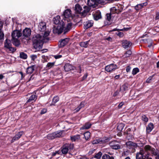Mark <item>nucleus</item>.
Masks as SVG:
<instances>
[{
    "instance_id": "obj_35",
    "label": "nucleus",
    "mask_w": 159,
    "mask_h": 159,
    "mask_svg": "<svg viewBox=\"0 0 159 159\" xmlns=\"http://www.w3.org/2000/svg\"><path fill=\"white\" fill-rule=\"evenodd\" d=\"M63 131H57L54 132L55 138L59 137L61 136Z\"/></svg>"
},
{
    "instance_id": "obj_1",
    "label": "nucleus",
    "mask_w": 159,
    "mask_h": 159,
    "mask_svg": "<svg viewBox=\"0 0 159 159\" xmlns=\"http://www.w3.org/2000/svg\"><path fill=\"white\" fill-rule=\"evenodd\" d=\"M154 156L157 155L158 150H140L139 152L137 153L136 155V159H146L149 157L150 154Z\"/></svg>"
},
{
    "instance_id": "obj_17",
    "label": "nucleus",
    "mask_w": 159,
    "mask_h": 159,
    "mask_svg": "<svg viewBox=\"0 0 159 159\" xmlns=\"http://www.w3.org/2000/svg\"><path fill=\"white\" fill-rule=\"evenodd\" d=\"M84 10L83 11L80 13V15L81 16L84 17L87 14V13L89 12L90 10V8L86 6L84 7Z\"/></svg>"
},
{
    "instance_id": "obj_62",
    "label": "nucleus",
    "mask_w": 159,
    "mask_h": 159,
    "mask_svg": "<svg viewBox=\"0 0 159 159\" xmlns=\"http://www.w3.org/2000/svg\"><path fill=\"white\" fill-rule=\"evenodd\" d=\"M134 8L136 10H138L140 9H141V7H140L139 6H138V4L135 6Z\"/></svg>"
},
{
    "instance_id": "obj_53",
    "label": "nucleus",
    "mask_w": 159,
    "mask_h": 159,
    "mask_svg": "<svg viewBox=\"0 0 159 159\" xmlns=\"http://www.w3.org/2000/svg\"><path fill=\"white\" fill-rule=\"evenodd\" d=\"M30 57L32 60L34 61L37 58V56L35 55H32L30 56Z\"/></svg>"
},
{
    "instance_id": "obj_59",
    "label": "nucleus",
    "mask_w": 159,
    "mask_h": 159,
    "mask_svg": "<svg viewBox=\"0 0 159 159\" xmlns=\"http://www.w3.org/2000/svg\"><path fill=\"white\" fill-rule=\"evenodd\" d=\"M159 19V11L156 12V16L155 17L156 20H158Z\"/></svg>"
},
{
    "instance_id": "obj_22",
    "label": "nucleus",
    "mask_w": 159,
    "mask_h": 159,
    "mask_svg": "<svg viewBox=\"0 0 159 159\" xmlns=\"http://www.w3.org/2000/svg\"><path fill=\"white\" fill-rule=\"evenodd\" d=\"M92 124L89 122L86 123L80 128L81 129H88L90 128Z\"/></svg>"
},
{
    "instance_id": "obj_36",
    "label": "nucleus",
    "mask_w": 159,
    "mask_h": 159,
    "mask_svg": "<svg viewBox=\"0 0 159 159\" xmlns=\"http://www.w3.org/2000/svg\"><path fill=\"white\" fill-rule=\"evenodd\" d=\"M80 139V135H76L73 136L71 137V139L72 141H75L78 140Z\"/></svg>"
},
{
    "instance_id": "obj_55",
    "label": "nucleus",
    "mask_w": 159,
    "mask_h": 159,
    "mask_svg": "<svg viewBox=\"0 0 159 159\" xmlns=\"http://www.w3.org/2000/svg\"><path fill=\"white\" fill-rule=\"evenodd\" d=\"M47 111V110L46 109H43L41 111L40 113L41 114H44Z\"/></svg>"
},
{
    "instance_id": "obj_49",
    "label": "nucleus",
    "mask_w": 159,
    "mask_h": 159,
    "mask_svg": "<svg viewBox=\"0 0 159 159\" xmlns=\"http://www.w3.org/2000/svg\"><path fill=\"white\" fill-rule=\"evenodd\" d=\"M116 34L120 37H122L124 36V34L122 32H118V33H116Z\"/></svg>"
},
{
    "instance_id": "obj_31",
    "label": "nucleus",
    "mask_w": 159,
    "mask_h": 159,
    "mask_svg": "<svg viewBox=\"0 0 159 159\" xmlns=\"http://www.w3.org/2000/svg\"><path fill=\"white\" fill-rule=\"evenodd\" d=\"M59 98L57 96H55L52 99V103L50 104V106L55 105V104L58 101Z\"/></svg>"
},
{
    "instance_id": "obj_56",
    "label": "nucleus",
    "mask_w": 159,
    "mask_h": 159,
    "mask_svg": "<svg viewBox=\"0 0 159 159\" xmlns=\"http://www.w3.org/2000/svg\"><path fill=\"white\" fill-rule=\"evenodd\" d=\"M68 150H61L62 153L63 154H66L68 152Z\"/></svg>"
},
{
    "instance_id": "obj_9",
    "label": "nucleus",
    "mask_w": 159,
    "mask_h": 159,
    "mask_svg": "<svg viewBox=\"0 0 159 159\" xmlns=\"http://www.w3.org/2000/svg\"><path fill=\"white\" fill-rule=\"evenodd\" d=\"M22 35V33L20 30H15L11 34L12 39H18Z\"/></svg>"
},
{
    "instance_id": "obj_48",
    "label": "nucleus",
    "mask_w": 159,
    "mask_h": 159,
    "mask_svg": "<svg viewBox=\"0 0 159 159\" xmlns=\"http://www.w3.org/2000/svg\"><path fill=\"white\" fill-rule=\"evenodd\" d=\"M147 5V3L145 2L143 3H142L140 4H138V6L141 7V8L143 7L144 6H146Z\"/></svg>"
},
{
    "instance_id": "obj_4",
    "label": "nucleus",
    "mask_w": 159,
    "mask_h": 159,
    "mask_svg": "<svg viewBox=\"0 0 159 159\" xmlns=\"http://www.w3.org/2000/svg\"><path fill=\"white\" fill-rule=\"evenodd\" d=\"M143 143H136L132 142L129 141L126 143V146L127 148L129 149H134L137 147H141L143 146Z\"/></svg>"
},
{
    "instance_id": "obj_19",
    "label": "nucleus",
    "mask_w": 159,
    "mask_h": 159,
    "mask_svg": "<svg viewBox=\"0 0 159 159\" xmlns=\"http://www.w3.org/2000/svg\"><path fill=\"white\" fill-rule=\"evenodd\" d=\"M69 39L68 38H66L63 39H62L61 41H60V44L59 46L60 47H62L66 45Z\"/></svg>"
},
{
    "instance_id": "obj_44",
    "label": "nucleus",
    "mask_w": 159,
    "mask_h": 159,
    "mask_svg": "<svg viewBox=\"0 0 159 159\" xmlns=\"http://www.w3.org/2000/svg\"><path fill=\"white\" fill-rule=\"evenodd\" d=\"M102 153H101V152H99L95 155L94 157L96 158L97 159H99L101 158V157L102 156Z\"/></svg>"
},
{
    "instance_id": "obj_33",
    "label": "nucleus",
    "mask_w": 159,
    "mask_h": 159,
    "mask_svg": "<svg viewBox=\"0 0 159 159\" xmlns=\"http://www.w3.org/2000/svg\"><path fill=\"white\" fill-rule=\"evenodd\" d=\"M12 41L13 44L16 46H18L20 44V43L18 39H12Z\"/></svg>"
},
{
    "instance_id": "obj_45",
    "label": "nucleus",
    "mask_w": 159,
    "mask_h": 159,
    "mask_svg": "<svg viewBox=\"0 0 159 159\" xmlns=\"http://www.w3.org/2000/svg\"><path fill=\"white\" fill-rule=\"evenodd\" d=\"M102 159H111V157L107 154H105L102 157Z\"/></svg>"
},
{
    "instance_id": "obj_57",
    "label": "nucleus",
    "mask_w": 159,
    "mask_h": 159,
    "mask_svg": "<svg viewBox=\"0 0 159 159\" xmlns=\"http://www.w3.org/2000/svg\"><path fill=\"white\" fill-rule=\"evenodd\" d=\"M97 3H102L105 2V0H96Z\"/></svg>"
},
{
    "instance_id": "obj_46",
    "label": "nucleus",
    "mask_w": 159,
    "mask_h": 159,
    "mask_svg": "<svg viewBox=\"0 0 159 159\" xmlns=\"http://www.w3.org/2000/svg\"><path fill=\"white\" fill-rule=\"evenodd\" d=\"M54 65V63H48L47 65V67L50 68L52 67Z\"/></svg>"
},
{
    "instance_id": "obj_51",
    "label": "nucleus",
    "mask_w": 159,
    "mask_h": 159,
    "mask_svg": "<svg viewBox=\"0 0 159 159\" xmlns=\"http://www.w3.org/2000/svg\"><path fill=\"white\" fill-rule=\"evenodd\" d=\"M130 153V152L128 150H126L125 151L123 152V154L125 156H127Z\"/></svg>"
},
{
    "instance_id": "obj_3",
    "label": "nucleus",
    "mask_w": 159,
    "mask_h": 159,
    "mask_svg": "<svg viewBox=\"0 0 159 159\" xmlns=\"http://www.w3.org/2000/svg\"><path fill=\"white\" fill-rule=\"evenodd\" d=\"M65 23L61 22V24L57 26H54L53 29V32L54 34H61L64 28Z\"/></svg>"
},
{
    "instance_id": "obj_14",
    "label": "nucleus",
    "mask_w": 159,
    "mask_h": 159,
    "mask_svg": "<svg viewBox=\"0 0 159 159\" xmlns=\"http://www.w3.org/2000/svg\"><path fill=\"white\" fill-rule=\"evenodd\" d=\"M93 21L92 20H89L86 21L84 25V28L87 29L93 26Z\"/></svg>"
},
{
    "instance_id": "obj_10",
    "label": "nucleus",
    "mask_w": 159,
    "mask_h": 159,
    "mask_svg": "<svg viewBox=\"0 0 159 159\" xmlns=\"http://www.w3.org/2000/svg\"><path fill=\"white\" fill-rule=\"evenodd\" d=\"M23 131H21L16 134L14 137H13L12 140L11 141V143H13L15 141L18 140L21 136L23 134Z\"/></svg>"
},
{
    "instance_id": "obj_12",
    "label": "nucleus",
    "mask_w": 159,
    "mask_h": 159,
    "mask_svg": "<svg viewBox=\"0 0 159 159\" xmlns=\"http://www.w3.org/2000/svg\"><path fill=\"white\" fill-rule=\"evenodd\" d=\"M31 30L28 28H26L23 31V35L25 37H28L31 34Z\"/></svg>"
},
{
    "instance_id": "obj_30",
    "label": "nucleus",
    "mask_w": 159,
    "mask_h": 159,
    "mask_svg": "<svg viewBox=\"0 0 159 159\" xmlns=\"http://www.w3.org/2000/svg\"><path fill=\"white\" fill-rule=\"evenodd\" d=\"M128 85L127 84H124L120 87V90L122 92H124L128 90Z\"/></svg>"
},
{
    "instance_id": "obj_43",
    "label": "nucleus",
    "mask_w": 159,
    "mask_h": 159,
    "mask_svg": "<svg viewBox=\"0 0 159 159\" xmlns=\"http://www.w3.org/2000/svg\"><path fill=\"white\" fill-rule=\"evenodd\" d=\"M4 34L2 30H0V40L2 41L4 40Z\"/></svg>"
},
{
    "instance_id": "obj_39",
    "label": "nucleus",
    "mask_w": 159,
    "mask_h": 159,
    "mask_svg": "<svg viewBox=\"0 0 159 159\" xmlns=\"http://www.w3.org/2000/svg\"><path fill=\"white\" fill-rule=\"evenodd\" d=\"M84 137L86 140H88L90 137V133L89 132H85L84 134Z\"/></svg>"
},
{
    "instance_id": "obj_21",
    "label": "nucleus",
    "mask_w": 159,
    "mask_h": 159,
    "mask_svg": "<svg viewBox=\"0 0 159 159\" xmlns=\"http://www.w3.org/2000/svg\"><path fill=\"white\" fill-rule=\"evenodd\" d=\"M37 96L36 93H34L30 96L29 99L27 101V103L29 102H33V101H35L37 99Z\"/></svg>"
},
{
    "instance_id": "obj_61",
    "label": "nucleus",
    "mask_w": 159,
    "mask_h": 159,
    "mask_svg": "<svg viewBox=\"0 0 159 159\" xmlns=\"http://www.w3.org/2000/svg\"><path fill=\"white\" fill-rule=\"evenodd\" d=\"M130 69H131V67L129 66H127L126 67V72H129V71H130Z\"/></svg>"
},
{
    "instance_id": "obj_6",
    "label": "nucleus",
    "mask_w": 159,
    "mask_h": 159,
    "mask_svg": "<svg viewBox=\"0 0 159 159\" xmlns=\"http://www.w3.org/2000/svg\"><path fill=\"white\" fill-rule=\"evenodd\" d=\"M110 139L107 137H104L102 139L99 138L95 139L92 141L93 144H102L108 142Z\"/></svg>"
},
{
    "instance_id": "obj_7",
    "label": "nucleus",
    "mask_w": 159,
    "mask_h": 159,
    "mask_svg": "<svg viewBox=\"0 0 159 159\" xmlns=\"http://www.w3.org/2000/svg\"><path fill=\"white\" fill-rule=\"evenodd\" d=\"M117 68L116 65L111 64L105 66V70L108 72H110L115 70Z\"/></svg>"
},
{
    "instance_id": "obj_64",
    "label": "nucleus",
    "mask_w": 159,
    "mask_h": 159,
    "mask_svg": "<svg viewBox=\"0 0 159 159\" xmlns=\"http://www.w3.org/2000/svg\"><path fill=\"white\" fill-rule=\"evenodd\" d=\"M87 74H85L82 77V80L85 79L87 78Z\"/></svg>"
},
{
    "instance_id": "obj_2",
    "label": "nucleus",
    "mask_w": 159,
    "mask_h": 159,
    "mask_svg": "<svg viewBox=\"0 0 159 159\" xmlns=\"http://www.w3.org/2000/svg\"><path fill=\"white\" fill-rule=\"evenodd\" d=\"M43 39L40 38V34H37L34 36L32 39L34 48L37 50H39L42 48L43 43Z\"/></svg>"
},
{
    "instance_id": "obj_29",
    "label": "nucleus",
    "mask_w": 159,
    "mask_h": 159,
    "mask_svg": "<svg viewBox=\"0 0 159 159\" xmlns=\"http://www.w3.org/2000/svg\"><path fill=\"white\" fill-rule=\"evenodd\" d=\"M11 45V41L9 40L6 39L4 43V47L8 48Z\"/></svg>"
},
{
    "instance_id": "obj_27",
    "label": "nucleus",
    "mask_w": 159,
    "mask_h": 159,
    "mask_svg": "<svg viewBox=\"0 0 159 159\" xmlns=\"http://www.w3.org/2000/svg\"><path fill=\"white\" fill-rule=\"evenodd\" d=\"M75 10L77 13H80H80H82L81 12V11L82 10V7L80 5L78 4H76L75 5Z\"/></svg>"
},
{
    "instance_id": "obj_41",
    "label": "nucleus",
    "mask_w": 159,
    "mask_h": 159,
    "mask_svg": "<svg viewBox=\"0 0 159 159\" xmlns=\"http://www.w3.org/2000/svg\"><path fill=\"white\" fill-rule=\"evenodd\" d=\"M20 58L23 59H26L27 58V56L26 54L24 52H21L20 54Z\"/></svg>"
},
{
    "instance_id": "obj_5",
    "label": "nucleus",
    "mask_w": 159,
    "mask_h": 159,
    "mask_svg": "<svg viewBox=\"0 0 159 159\" xmlns=\"http://www.w3.org/2000/svg\"><path fill=\"white\" fill-rule=\"evenodd\" d=\"M64 21L68 22L70 20V18H71V10L69 9L66 10L63 12L62 16Z\"/></svg>"
},
{
    "instance_id": "obj_15",
    "label": "nucleus",
    "mask_w": 159,
    "mask_h": 159,
    "mask_svg": "<svg viewBox=\"0 0 159 159\" xmlns=\"http://www.w3.org/2000/svg\"><path fill=\"white\" fill-rule=\"evenodd\" d=\"M74 145L72 143H66L61 148V149H73Z\"/></svg>"
},
{
    "instance_id": "obj_52",
    "label": "nucleus",
    "mask_w": 159,
    "mask_h": 159,
    "mask_svg": "<svg viewBox=\"0 0 159 159\" xmlns=\"http://www.w3.org/2000/svg\"><path fill=\"white\" fill-rule=\"evenodd\" d=\"M8 49H9V50L12 52H13L16 50V49L14 48L11 47V46L8 48Z\"/></svg>"
},
{
    "instance_id": "obj_38",
    "label": "nucleus",
    "mask_w": 159,
    "mask_h": 159,
    "mask_svg": "<svg viewBox=\"0 0 159 159\" xmlns=\"http://www.w3.org/2000/svg\"><path fill=\"white\" fill-rule=\"evenodd\" d=\"M47 138L48 139H53L55 138L54 132L48 134L47 135Z\"/></svg>"
},
{
    "instance_id": "obj_28",
    "label": "nucleus",
    "mask_w": 159,
    "mask_h": 159,
    "mask_svg": "<svg viewBox=\"0 0 159 159\" xmlns=\"http://www.w3.org/2000/svg\"><path fill=\"white\" fill-rule=\"evenodd\" d=\"M34 70V66H32L28 67L27 68L26 73L28 74H32Z\"/></svg>"
},
{
    "instance_id": "obj_11",
    "label": "nucleus",
    "mask_w": 159,
    "mask_h": 159,
    "mask_svg": "<svg viewBox=\"0 0 159 159\" xmlns=\"http://www.w3.org/2000/svg\"><path fill=\"white\" fill-rule=\"evenodd\" d=\"M87 4L90 7H96L98 5L96 0H88Z\"/></svg>"
},
{
    "instance_id": "obj_8",
    "label": "nucleus",
    "mask_w": 159,
    "mask_h": 159,
    "mask_svg": "<svg viewBox=\"0 0 159 159\" xmlns=\"http://www.w3.org/2000/svg\"><path fill=\"white\" fill-rule=\"evenodd\" d=\"M109 145L112 149H120V148H123L116 141H113L111 142Z\"/></svg>"
},
{
    "instance_id": "obj_54",
    "label": "nucleus",
    "mask_w": 159,
    "mask_h": 159,
    "mask_svg": "<svg viewBox=\"0 0 159 159\" xmlns=\"http://www.w3.org/2000/svg\"><path fill=\"white\" fill-rule=\"evenodd\" d=\"M84 102H81L80 105L78 106L81 109L84 107Z\"/></svg>"
},
{
    "instance_id": "obj_18",
    "label": "nucleus",
    "mask_w": 159,
    "mask_h": 159,
    "mask_svg": "<svg viewBox=\"0 0 159 159\" xmlns=\"http://www.w3.org/2000/svg\"><path fill=\"white\" fill-rule=\"evenodd\" d=\"M53 21L54 23L56 25H59L60 24H61V22H62L65 23V22L63 20H60V17L59 16H57L53 19Z\"/></svg>"
},
{
    "instance_id": "obj_58",
    "label": "nucleus",
    "mask_w": 159,
    "mask_h": 159,
    "mask_svg": "<svg viewBox=\"0 0 159 159\" xmlns=\"http://www.w3.org/2000/svg\"><path fill=\"white\" fill-rule=\"evenodd\" d=\"M61 57H62V55H55L54 56V57L56 59L60 58Z\"/></svg>"
},
{
    "instance_id": "obj_32",
    "label": "nucleus",
    "mask_w": 159,
    "mask_h": 159,
    "mask_svg": "<svg viewBox=\"0 0 159 159\" xmlns=\"http://www.w3.org/2000/svg\"><path fill=\"white\" fill-rule=\"evenodd\" d=\"M89 41L90 40L87 41L81 42L80 43V46L82 47L86 48L87 47L88 44L89 43Z\"/></svg>"
},
{
    "instance_id": "obj_47",
    "label": "nucleus",
    "mask_w": 159,
    "mask_h": 159,
    "mask_svg": "<svg viewBox=\"0 0 159 159\" xmlns=\"http://www.w3.org/2000/svg\"><path fill=\"white\" fill-rule=\"evenodd\" d=\"M107 20L108 21H110L111 18V14H106Z\"/></svg>"
},
{
    "instance_id": "obj_37",
    "label": "nucleus",
    "mask_w": 159,
    "mask_h": 159,
    "mask_svg": "<svg viewBox=\"0 0 159 159\" xmlns=\"http://www.w3.org/2000/svg\"><path fill=\"white\" fill-rule=\"evenodd\" d=\"M132 54V52L130 50H128L125 53L123 57H128L130 56Z\"/></svg>"
},
{
    "instance_id": "obj_40",
    "label": "nucleus",
    "mask_w": 159,
    "mask_h": 159,
    "mask_svg": "<svg viewBox=\"0 0 159 159\" xmlns=\"http://www.w3.org/2000/svg\"><path fill=\"white\" fill-rule=\"evenodd\" d=\"M141 119L145 123H146L148 121V118L145 115H143L141 116Z\"/></svg>"
},
{
    "instance_id": "obj_20",
    "label": "nucleus",
    "mask_w": 159,
    "mask_h": 159,
    "mask_svg": "<svg viewBox=\"0 0 159 159\" xmlns=\"http://www.w3.org/2000/svg\"><path fill=\"white\" fill-rule=\"evenodd\" d=\"M39 30L42 32L44 31L46 28V23L44 22H41L39 24Z\"/></svg>"
},
{
    "instance_id": "obj_16",
    "label": "nucleus",
    "mask_w": 159,
    "mask_h": 159,
    "mask_svg": "<svg viewBox=\"0 0 159 159\" xmlns=\"http://www.w3.org/2000/svg\"><path fill=\"white\" fill-rule=\"evenodd\" d=\"M122 45L124 48H126L129 47L131 46V43L127 40H124L123 41Z\"/></svg>"
},
{
    "instance_id": "obj_25",
    "label": "nucleus",
    "mask_w": 159,
    "mask_h": 159,
    "mask_svg": "<svg viewBox=\"0 0 159 159\" xmlns=\"http://www.w3.org/2000/svg\"><path fill=\"white\" fill-rule=\"evenodd\" d=\"M153 129V125L152 123H149L146 128V132L147 133H149Z\"/></svg>"
},
{
    "instance_id": "obj_13",
    "label": "nucleus",
    "mask_w": 159,
    "mask_h": 159,
    "mask_svg": "<svg viewBox=\"0 0 159 159\" xmlns=\"http://www.w3.org/2000/svg\"><path fill=\"white\" fill-rule=\"evenodd\" d=\"M49 34V32L45 31L43 35L42 36L40 35V38L43 39V41L44 42H46L48 40V36Z\"/></svg>"
},
{
    "instance_id": "obj_24",
    "label": "nucleus",
    "mask_w": 159,
    "mask_h": 159,
    "mask_svg": "<svg viewBox=\"0 0 159 159\" xmlns=\"http://www.w3.org/2000/svg\"><path fill=\"white\" fill-rule=\"evenodd\" d=\"M94 19L96 20H98L101 17V12L99 11H97L93 15Z\"/></svg>"
},
{
    "instance_id": "obj_42",
    "label": "nucleus",
    "mask_w": 159,
    "mask_h": 159,
    "mask_svg": "<svg viewBox=\"0 0 159 159\" xmlns=\"http://www.w3.org/2000/svg\"><path fill=\"white\" fill-rule=\"evenodd\" d=\"M139 72V69L138 68H135L133 69L132 74L133 75H135Z\"/></svg>"
},
{
    "instance_id": "obj_63",
    "label": "nucleus",
    "mask_w": 159,
    "mask_h": 159,
    "mask_svg": "<svg viewBox=\"0 0 159 159\" xmlns=\"http://www.w3.org/2000/svg\"><path fill=\"white\" fill-rule=\"evenodd\" d=\"M3 26V23L0 21V30H2V29Z\"/></svg>"
},
{
    "instance_id": "obj_60",
    "label": "nucleus",
    "mask_w": 159,
    "mask_h": 159,
    "mask_svg": "<svg viewBox=\"0 0 159 159\" xmlns=\"http://www.w3.org/2000/svg\"><path fill=\"white\" fill-rule=\"evenodd\" d=\"M34 74H33L30 77V78L29 79V80L28 81H30L31 80H34Z\"/></svg>"
},
{
    "instance_id": "obj_23",
    "label": "nucleus",
    "mask_w": 159,
    "mask_h": 159,
    "mask_svg": "<svg viewBox=\"0 0 159 159\" xmlns=\"http://www.w3.org/2000/svg\"><path fill=\"white\" fill-rule=\"evenodd\" d=\"M64 69L66 71H68L73 69V66L70 64L67 63L64 66Z\"/></svg>"
},
{
    "instance_id": "obj_26",
    "label": "nucleus",
    "mask_w": 159,
    "mask_h": 159,
    "mask_svg": "<svg viewBox=\"0 0 159 159\" xmlns=\"http://www.w3.org/2000/svg\"><path fill=\"white\" fill-rule=\"evenodd\" d=\"M65 23H66V21H65ZM72 24L71 23H69L67 24V26L66 27H65V25H64V28L63 30L64 31V33L65 34L67 32H68L70 29L71 26H72Z\"/></svg>"
},
{
    "instance_id": "obj_34",
    "label": "nucleus",
    "mask_w": 159,
    "mask_h": 159,
    "mask_svg": "<svg viewBox=\"0 0 159 159\" xmlns=\"http://www.w3.org/2000/svg\"><path fill=\"white\" fill-rule=\"evenodd\" d=\"M124 126V124L122 123H120L118 124L117 129L119 131H121L122 130Z\"/></svg>"
},
{
    "instance_id": "obj_50",
    "label": "nucleus",
    "mask_w": 159,
    "mask_h": 159,
    "mask_svg": "<svg viewBox=\"0 0 159 159\" xmlns=\"http://www.w3.org/2000/svg\"><path fill=\"white\" fill-rule=\"evenodd\" d=\"M153 75L152 76H150L149 77L147 80H146V82L148 83H149L151 82V81L152 80V78L153 77Z\"/></svg>"
}]
</instances>
